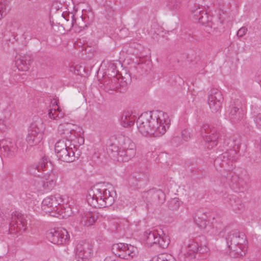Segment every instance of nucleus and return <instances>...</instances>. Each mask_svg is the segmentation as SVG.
Returning a JSON list of instances; mask_svg holds the SVG:
<instances>
[{"instance_id": "f257e3e1", "label": "nucleus", "mask_w": 261, "mask_h": 261, "mask_svg": "<svg viewBox=\"0 0 261 261\" xmlns=\"http://www.w3.org/2000/svg\"><path fill=\"white\" fill-rule=\"evenodd\" d=\"M139 131L143 136L159 137L165 134L170 125L168 115L161 111L142 113L137 120Z\"/></svg>"}, {"instance_id": "f03ea898", "label": "nucleus", "mask_w": 261, "mask_h": 261, "mask_svg": "<svg viewBox=\"0 0 261 261\" xmlns=\"http://www.w3.org/2000/svg\"><path fill=\"white\" fill-rule=\"evenodd\" d=\"M115 195V193L110 186L98 184L89 190L87 201L93 207H105L113 204Z\"/></svg>"}, {"instance_id": "7ed1b4c3", "label": "nucleus", "mask_w": 261, "mask_h": 261, "mask_svg": "<svg viewBox=\"0 0 261 261\" xmlns=\"http://www.w3.org/2000/svg\"><path fill=\"white\" fill-rule=\"evenodd\" d=\"M119 145L118 146L112 144L109 146L108 151L112 158L119 162H127L135 156L136 153L135 144L129 138L119 137Z\"/></svg>"}, {"instance_id": "20e7f679", "label": "nucleus", "mask_w": 261, "mask_h": 261, "mask_svg": "<svg viewBox=\"0 0 261 261\" xmlns=\"http://www.w3.org/2000/svg\"><path fill=\"white\" fill-rule=\"evenodd\" d=\"M226 240L231 256L237 257L245 254V246L243 244L245 240L241 237L239 232L230 233L228 234Z\"/></svg>"}, {"instance_id": "39448f33", "label": "nucleus", "mask_w": 261, "mask_h": 261, "mask_svg": "<svg viewBox=\"0 0 261 261\" xmlns=\"http://www.w3.org/2000/svg\"><path fill=\"white\" fill-rule=\"evenodd\" d=\"M73 148L67 145V140H60L55 144V151L57 157L62 161L71 163L75 161L76 156Z\"/></svg>"}, {"instance_id": "423d86ee", "label": "nucleus", "mask_w": 261, "mask_h": 261, "mask_svg": "<svg viewBox=\"0 0 261 261\" xmlns=\"http://www.w3.org/2000/svg\"><path fill=\"white\" fill-rule=\"evenodd\" d=\"M144 236L146 238V243L148 246H151L154 244H158L163 248H167L170 240L161 229L153 230H148L145 232Z\"/></svg>"}, {"instance_id": "0eeeda50", "label": "nucleus", "mask_w": 261, "mask_h": 261, "mask_svg": "<svg viewBox=\"0 0 261 261\" xmlns=\"http://www.w3.org/2000/svg\"><path fill=\"white\" fill-rule=\"evenodd\" d=\"M57 175L54 172L46 173L41 178L36 179L33 184L34 189L40 193L47 192L56 185Z\"/></svg>"}, {"instance_id": "6e6552de", "label": "nucleus", "mask_w": 261, "mask_h": 261, "mask_svg": "<svg viewBox=\"0 0 261 261\" xmlns=\"http://www.w3.org/2000/svg\"><path fill=\"white\" fill-rule=\"evenodd\" d=\"M43 130V125L41 119H38L32 122L26 138L28 143L31 146L38 144L42 139Z\"/></svg>"}, {"instance_id": "1a4fd4ad", "label": "nucleus", "mask_w": 261, "mask_h": 261, "mask_svg": "<svg viewBox=\"0 0 261 261\" xmlns=\"http://www.w3.org/2000/svg\"><path fill=\"white\" fill-rule=\"evenodd\" d=\"M63 202V199L59 194L50 195L45 198L41 204L42 210L46 213H51L56 212L59 210V206H60ZM52 216H55L54 215Z\"/></svg>"}, {"instance_id": "9d476101", "label": "nucleus", "mask_w": 261, "mask_h": 261, "mask_svg": "<svg viewBox=\"0 0 261 261\" xmlns=\"http://www.w3.org/2000/svg\"><path fill=\"white\" fill-rule=\"evenodd\" d=\"M201 132L204 140L207 143L206 147L208 149H212L217 145L218 134L214 127L205 124L202 126Z\"/></svg>"}, {"instance_id": "9b49d317", "label": "nucleus", "mask_w": 261, "mask_h": 261, "mask_svg": "<svg viewBox=\"0 0 261 261\" xmlns=\"http://www.w3.org/2000/svg\"><path fill=\"white\" fill-rule=\"evenodd\" d=\"M46 237L50 242L57 245L65 244L69 239L67 231L64 228L50 229L47 232Z\"/></svg>"}, {"instance_id": "f8f14e48", "label": "nucleus", "mask_w": 261, "mask_h": 261, "mask_svg": "<svg viewBox=\"0 0 261 261\" xmlns=\"http://www.w3.org/2000/svg\"><path fill=\"white\" fill-rule=\"evenodd\" d=\"M27 225V221L23 215L18 212H14L12 213L9 228L10 233L18 232V229L24 231L26 230Z\"/></svg>"}, {"instance_id": "ddd939ff", "label": "nucleus", "mask_w": 261, "mask_h": 261, "mask_svg": "<svg viewBox=\"0 0 261 261\" xmlns=\"http://www.w3.org/2000/svg\"><path fill=\"white\" fill-rule=\"evenodd\" d=\"M92 252V245L87 242L82 241L76 246L75 254L79 261H88L91 257Z\"/></svg>"}, {"instance_id": "4468645a", "label": "nucleus", "mask_w": 261, "mask_h": 261, "mask_svg": "<svg viewBox=\"0 0 261 261\" xmlns=\"http://www.w3.org/2000/svg\"><path fill=\"white\" fill-rule=\"evenodd\" d=\"M223 99L222 94L219 90L213 89L210 91L207 103L212 112H217L220 110Z\"/></svg>"}, {"instance_id": "2eb2a0df", "label": "nucleus", "mask_w": 261, "mask_h": 261, "mask_svg": "<svg viewBox=\"0 0 261 261\" xmlns=\"http://www.w3.org/2000/svg\"><path fill=\"white\" fill-rule=\"evenodd\" d=\"M199 245L198 243L193 241L190 240L184 243V246L180 249V257H184L185 261L190 260L195 257V254L198 252Z\"/></svg>"}, {"instance_id": "dca6fc26", "label": "nucleus", "mask_w": 261, "mask_h": 261, "mask_svg": "<svg viewBox=\"0 0 261 261\" xmlns=\"http://www.w3.org/2000/svg\"><path fill=\"white\" fill-rule=\"evenodd\" d=\"M196 21L203 25L204 31L209 34L214 33L215 31L219 29V25H221L220 20L215 22L212 21L211 16L206 12H203L200 19Z\"/></svg>"}, {"instance_id": "f3484780", "label": "nucleus", "mask_w": 261, "mask_h": 261, "mask_svg": "<svg viewBox=\"0 0 261 261\" xmlns=\"http://www.w3.org/2000/svg\"><path fill=\"white\" fill-rule=\"evenodd\" d=\"M62 16L65 22V25L66 27L69 28V29L74 27L75 29H77V31H80L86 27L82 16L76 18L72 13L68 14L63 13Z\"/></svg>"}, {"instance_id": "a211bd4d", "label": "nucleus", "mask_w": 261, "mask_h": 261, "mask_svg": "<svg viewBox=\"0 0 261 261\" xmlns=\"http://www.w3.org/2000/svg\"><path fill=\"white\" fill-rule=\"evenodd\" d=\"M77 126L71 123H64L60 124L58 128V133L66 138L68 143L69 140H72L74 137H75V129Z\"/></svg>"}, {"instance_id": "6ab92c4d", "label": "nucleus", "mask_w": 261, "mask_h": 261, "mask_svg": "<svg viewBox=\"0 0 261 261\" xmlns=\"http://www.w3.org/2000/svg\"><path fill=\"white\" fill-rule=\"evenodd\" d=\"M51 170V163L48 160L46 157L42 158L38 164L31 166L29 168V172L34 175H38L37 172L41 170Z\"/></svg>"}, {"instance_id": "aec40b11", "label": "nucleus", "mask_w": 261, "mask_h": 261, "mask_svg": "<svg viewBox=\"0 0 261 261\" xmlns=\"http://www.w3.org/2000/svg\"><path fill=\"white\" fill-rule=\"evenodd\" d=\"M15 59V64L19 70L27 71L29 69L32 61L30 55H18L16 56Z\"/></svg>"}, {"instance_id": "412c9836", "label": "nucleus", "mask_w": 261, "mask_h": 261, "mask_svg": "<svg viewBox=\"0 0 261 261\" xmlns=\"http://www.w3.org/2000/svg\"><path fill=\"white\" fill-rule=\"evenodd\" d=\"M98 215L93 212H86L84 213L79 219L80 225L82 226L89 227L93 225L97 221Z\"/></svg>"}, {"instance_id": "4be33fe9", "label": "nucleus", "mask_w": 261, "mask_h": 261, "mask_svg": "<svg viewBox=\"0 0 261 261\" xmlns=\"http://www.w3.org/2000/svg\"><path fill=\"white\" fill-rule=\"evenodd\" d=\"M235 154L234 150L224 152L216 159L215 164L220 163L222 167H224L226 165L232 166V163L236 159Z\"/></svg>"}, {"instance_id": "5701e85b", "label": "nucleus", "mask_w": 261, "mask_h": 261, "mask_svg": "<svg viewBox=\"0 0 261 261\" xmlns=\"http://www.w3.org/2000/svg\"><path fill=\"white\" fill-rule=\"evenodd\" d=\"M224 200L225 203H228L237 213H240L245 208L244 204L241 200L234 195H227L224 196Z\"/></svg>"}, {"instance_id": "b1692460", "label": "nucleus", "mask_w": 261, "mask_h": 261, "mask_svg": "<svg viewBox=\"0 0 261 261\" xmlns=\"http://www.w3.org/2000/svg\"><path fill=\"white\" fill-rule=\"evenodd\" d=\"M2 149L4 155L8 158H12L16 155L18 147L16 143L11 141H8L3 146Z\"/></svg>"}, {"instance_id": "393cba45", "label": "nucleus", "mask_w": 261, "mask_h": 261, "mask_svg": "<svg viewBox=\"0 0 261 261\" xmlns=\"http://www.w3.org/2000/svg\"><path fill=\"white\" fill-rule=\"evenodd\" d=\"M244 115L245 112L242 108L233 107L230 110L229 118L233 123H237L243 119Z\"/></svg>"}, {"instance_id": "a878e982", "label": "nucleus", "mask_w": 261, "mask_h": 261, "mask_svg": "<svg viewBox=\"0 0 261 261\" xmlns=\"http://www.w3.org/2000/svg\"><path fill=\"white\" fill-rule=\"evenodd\" d=\"M208 219V217L207 214L201 211L196 213L194 217L195 223L202 229L206 228Z\"/></svg>"}, {"instance_id": "bb28decb", "label": "nucleus", "mask_w": 261, "mask_h": 261, "mask_svg": "<svg viewBox=\"0 0 261 261\" xmlns=\"http://www.w3.org/2000/svg\"><path fill=\"white\" fill-rule=\"evenodd\" d=\"M118 79L117 77H112L111 79H105L104 89L108 93H112L111 92L116 90L118 88Z\"/></svg>"}, {"instance_id": "cd10ccee", "label": "nucleus", "mask_w": 261, "mask_h": 261, "mask_svg": "<svg viewBox=\"0 0 261 261\" xmlns=\"http://www.w3.org/2000/svg\"><path fill=\"white\" fill-rule=\"evenodd\" d=\"M135 119V116L130 112H125L121 117V125L124 127H130L134 124Z\"/></svg>"}, {"instance_id": "c85d7f7f", "label": "nucleus", "mask_w": 261, "mask_h": 261, "mask_svg": "<svg viewBox=\"0 0 261 261\" xmlns=\"http://www.w3.org/2000/svg\"><path fill=\"white\" fill-rule=\"evenodd\" d=\"M48 116L51 119L58 120L64 117V113L62 112L59 106L56 105L49 110Z\"/></svg>"}, {"instance_id": "c756f323", "label": "nucleus", "mask_w": 261, "mask_h": 261, "mask_svg": "<svg viewBox=\"0 0 261 261\" xmlns=\"http://www.w3.org/2000/svg\"><path fill=\"white\" fill-rule=\"evenodd\" d=\"M137 251V248L131 245H127V247L123 254L121 255V258L125 259H130L136 256Z\"/></svg>"}, {"instance_id": "7c9ffc66", "label": "nucleus", "mask_w": 261, "mask_h": 261, "mask_svg": "<svg viewBox=\"0 0 261 261\" xmlns=\"http://www.w3.org/2000/svg\"><path fill=\"white\" fill-rule=\"evenodd\" d=\"M57 213L62 215L63 218H66L71 216L73 213L71 208L67 204L64 205L63 204H61L60 206H59V210L57 211Z\"/></svg>"}, {"instance_id": "2f4dec72", "label": "nucleus", "mask_w": 261, "mask_h": 261, "mask_svg": "<svg viewBox=\"0 0 261 261\" xmlns=\"http://www.w3.org/2000/svg\"><path fill=\"white\" fill-rule=\"evenodd\" d=\"M127 244L124 243H117L112 246V251L115 254L121 258V255L124 253Z\"/></svg>"}, {"instance_id": "473e14b6", "label": "nucleus", "mask_w": 261, "mask_h": 261, "mask_svg": "<svg viewBox=\"0 0 261 261\" xmlns=\"http://www.w3.org/2000/svg\"><path fill=\"white\" fill-rule=\"evenodd\" d=\"M9 0H0V19L4 18L8 12Z\"/></svg>"}, {"instance_id": "72a5a7b5", "label": "nucleus", "mask_w": 261, "mask_h": 261, "mask_svg": "<svg viewBox=\"0 0 261 261\" xmlns=\"http://www.w3.org/2000/svg\"><path fill=\"white\" fill-rule=\"evenodd\" d=\"M246 178L245 175H235L233 176L232 180L239 187H243L246 184Z\"/></svg>"}, {"instance_id": "f704fd0d", "label": "nucleus", "mask_w": 261, "mask_h": 261, "mask_svg": "<svg viewBox=\"0 0 261 261\" xmlns=\"http://www.w3.org/2000/svg\"><path fill=\"white\" fill-rule=\"evenodd\" d=\"M203 12L205 11L203 10L202 8L199 6H195V8L192 10V13L194 19L196 21L198 19H199L200 18V15H202Z\"/></svg>"}, {"instance_id": "c9c22d12", "label": "nucleus", "mask_w": 261, "mask_h": 261, "mask_svg": "<svg viewBox=\"0 0 261 261\" xmlns=\"http://www.w3.org/2000/svg\"><path fill=\"white\" fill-rule=\"evenodd\" d=\"M180 206V201L178 198L171 199L168 202L169 208L173 211L177 210Z\"/></svg>"}, {"instance_id": "e433bc0d", "label": "nucleus", "mask_w": 261, "mask_h": 261, "mask_svg": "<svg viewBox=\"0 0 261 261\" xmlns=\"http://www.w3.org/2000/svg\"><path fill=\"white\" fill-rule=\"evenodd\" d=\"M108 72L112 77H116L118 71L116 70V65L114 63L110 62L109 63Z\"/></svg>"}, {"instance_id": "4c0bfd02", "label": "nucleus", "mask_w": 261, "mask_h": 261, "mask_svg": "<svg viewBox=\"0 0 261 261\" xmlns=\"http://www.w3.org/2000/svg\"><path fill=\"white\" fill-rule=\"evenodd\" d=\"M158 261H176L174 257L169 254L162 253L158 256Z\"/></svg>"}, {"instance_id": "58836bf2", "label": "nucleus", "mask_w": 261, "mask_h": 261, "mask_svg": "<svg viewBox=\"0 0 261 261\" xmlns=\"http://www.w3.org/2000/svg\"><path fill=\"white\" fill-rule=\"evenodd\" d=\"M168 6L172 10H178L180 8L181 3L179 0H169Z\"/></svg>"}, {"instance_id": "ea45409f", "label": "nucleus", "mask_w": 261, "mask_h": 261, "mask_svg": "<svg viewBox=\"0 0 261 261\" xmlns=\"http://www.w3.org/2000/svg\"><path fill=\"white\" fill-rule=\"evenodd\" d=\"M69 70L70 72L75 75H80L84 69L82 66L79 65H71L69 67Z\"/></svg>"}, {"instance_id": "a19ab883", "label": "nucleus", "mask_w": 261, "mask_h": 261, "mask_svg": "<svg viewBox=\"0 0 261 261\" xmlns=\"http://www.w3.org/2000/svg\"><path fill=\"white\" fill-rule=\"evenodd\" d=\"M154 197V198H157L158 199V202L159 203H162L165 200V195L164 193L160 190H158L155 192Z\"/></svg>"}, {"instance_id": "79ce46f5", "label": "nucleus", "mask_w": 261, "mask_h": 261, "mask_svg": "<svg viewBox=\"0 0 261 261\" xmlns=\"http://www.w3.org/2000/svg\"><path fill=\"white\" fill-rule=\"evenodd\" d=\"M234 148L239 149L241 145V139L238 135L234 136L232 138Z\"/></svg>"}, {"instance_id": "37998d69", "label": "nucleus", "mask_w": 261, "mask_h": 261, "mask_svg": "<svg viewBox=\"0 0 261 261\" xmlns=\"http://www.w3.org/2000/svg\"><path fill=\"white\" fill-rule=\"evenodd\" d=\"M248 31V29L246 27L241 28L237 33V36L239 38H241L246 35Z\"/></svg>"}, {"instance_id": "c03bdc74", "label": "nucleus", "mask_w": 261, "mask_h": 261, "mask_svg": "<svg viewBox=\"0 0 261 261\" xmlns=\"http://www.w3.org/2000/svg\"><path fill=\"white\" fill-rule=\"evenodd\" d=\"M7 128L6 121L4 119L0 118V131H5Z\"/></svg>"}, {"instance_id": "a18cd8bd", "label": "nucleus", "mask_w": 261, "mask_h": 261, "mask_svg": "<svg viewBox=\"0 0 261 261\" xmlns=\"http://www.w3.org/2000/svg\"><path fill=\"white\" fill-rule=\"evenodd\" d=\"M181 136L184 140L187 141L190 138L189 132L187 130H184L181 133Z\"/></svg>"}, {"instance_id": "49530a36", "label": "nucleus", "mask_w": 261, "mask_h": 261, "mask_svg": "<svg viewBox=\"0 0 261 261\" xmlns=\"http://www.w3.org/2000/svg\"><path fill=\"white\" fill-rule=\"evenodd\" d=\"M254 121L258 127L261 129V113H259L256 116Z\"/></svg>"}, {"instance_id": "de8ad7c7", "label": "nucleus", "mask_w": 261, "mask_h": 261, "mask_svg": "<svg viewBox=\"0 0 261 261\" xmlns=\"http://www.w3.org/2000/svg\"><path fill=\"white\" fill-rule=\"evenodd\" d=\"M208 251V248L206 245H204V246H201V247L199 246L198 252L199 253H204L205 252H207Z\"/></svg>"}, {"instance_id": "09e8293b", "label": "nucleus", "mask_w": 261, "mask_h": 261, "mask_svg": "<svg viewBox=\"0 0 261 261\" xmlns=\"http://www.w3.org/2000/svg\"><path fill=\"white\" fill-rule=\"evenodd\" d=\"M104 261H123L120 258L117 257H113L111 256L107 257Z\"/></svg>"}, {"instance_id": "8fccbe9b", "label": "nucleus", "mask_w": 261, "mask_h": 261, "mask_svg": "<svg viewBox=\"0 0 261 261\" xmlns=\"http://www.w3.org/2000/svg\"><path fill=\"white\" fill-rule=\"evenodd\" d=\"M158 256H156V257H153L151 260L150 261H158Z\"/></svg>"}]
</instances>
